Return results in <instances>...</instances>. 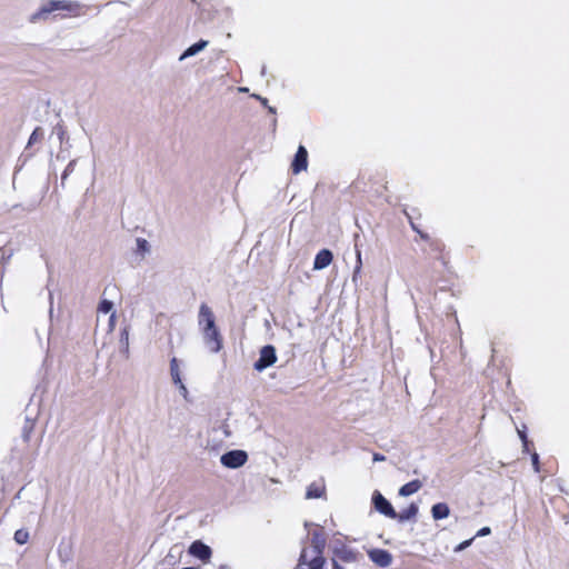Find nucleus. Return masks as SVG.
<instances>
[{
	"label": "nucleus",
	"instance_id": "26",
	"mask_svg": "<svg viewBox=\"0 0 569 569\" xmlns=\"http://www.w3.org/2000/svg\"><path fill=\"white\" fill-rule=\"evenodd\" d=\"M473 539H475V537H473V538H470V539H468V540L462 541V542H461V543L456 548V551H461V550H463L465 548L469 547V546L472 543Z\"/></svg>",
	"mask_w": 569,
	"mask_h": 569
},
{
	"label": "nucleus",
	"instance_id": "31",
	"mask_svg": "<svg viewBox=\"0 0 569 569\" xmlns=\"http://www.w3.org/2000/svg\"><path fill=\"white\" fill-rule=\"evenodd\" d=\"M385 459H386V457L380 455V453H375L373 455V460L375 461H383Z\"/></svg>",
	"mask_w": 569,
	"mask_h": 569
},
{
	"label": "nucleus",
	"instance_id": "8",
	"mask_svg": "<svg viewBox=\"0 0 569 569\" xmlns=\"http://www.w3.org/2000/svg\"><path fill=\"white\" fill-rule=\"evenodd\" d=\"M370 560L381 567H389L392 562V556L388 550L385 549H372L368 552Z\"/></svg>",
	"mask_w": 569,
	"mask_h": 569
},
{
	"label": "nucleus",
	"instance_id": "14",
	"mask_svg": "<svg viewBox=\"0 0 569 569\" xmlns=\"http://www.w3.org/2000/svg\"><path fill=\"white\" fill-rule=\"evenodd\" d=\"M326 495V486L322 481L311 482L306 491L307 499H318Z\"/></svg>",
	"mask_w": 569,
	"mask_h": 569
},
{
	"label": "nucleus",
	"instance_id": "7",
	"mask_svg": "<svg viewBox=\"0 0 569 569\" xmlns=\"http://www.w3.org/2000/svg\"><path fill=\"white\" fill-rule=\"evenodd\" d=\"M372 500H373L375 508L380 513H382L391 519L397 518V512L395 511L393 507L380 492H376Z\"/></svg>",
	"mask_w": 569,
	"mask_h": 569
},
{
	"label": "nucleus",
	"instance_id": "13",
	"mask_svg": "<svg viewBox=\"0 0 569 569\" xmlns=\"http://www.w3.org/2000/svg\"><path fill=\"white\" fill-rule=\"evenodd\" d=\"M333 260V254L328 249L320 250L315 258L313 261V269L315 270H321L327 268Z\"/></svg>",
	"mask_w": 569,
	"mask_h": 569
},
{
	"label": "nucleus",
	"instance_id": "9",
	"mask_svg": "<svg viewBox=\"0 0 569 569\" xmlns=\"http://www.w3.org/2000/svg\"><path fill=\"white\" fill-rule=\"evenodd\" d=\"M359 553L346 546H342L340 548H336L333 550V558L332 560H336L337 562L341 561L345 563L355 562L358 560Z\"/></svg>",
	"mask_w": 569,
	"mask_h": 569
},
{
	"label": "nucleus",
	"instance_id": "16",
	"mask_svg": "<svg viewBox=\"0 0 569 569\" xmlns=\"http://www.w3.org/2000/svg\"><path fill=\"white\" fill-rule=\"evenodd\" d=\"M421 487H422L421 481L418 479H415L412 481L405 483L399 489V495L403 496V497L411 496V495L416 493Z\"/></svg>",
	"mask_w": 569,
	"mask_h": 569
},
{
	"label": "nucleus",
	"instance_id": "27",
	"mask_svg": "<svg viewBox=\"0 0 569 569\" xmlns=\"http://www.w3.org/2000/svg\"><path fill=\"white\" fill-rule=\"evenodd\" d=\"M176 385L178 386V388H179L180 393L182 395V397H183L184 399H187V398H188L189 392H188V389H187V387L184 386V383H183L182 381H180V383H176Z\"/></svg>",
	"mask_w": 569,
	"mask_h": 569
},
{
	"label": "nucleus",
	"instance_id": "33",
	"mask_svg": "<svg viewBox=\"0 0 569 569\" xmlns=\"http://www.w3.org/2000/svg\"><path fill=\"white\" fill-rule=\"evenodd\" d=\"M220 569H224V568H220Z\"/></svg>",
	"mask_w": 569,
	"mask_h": 569
},
{
	"label": "nucleus",
	"instance_id": "24",
	"mask_svg": "<svg viewBox=\"0 0 569 569\" xmlns=\"http://www.w3.org/2000/svg\"><path fill=\"white\" fill-rule=\"evenodd\" d=\"M112 308H113V303L109 300L103 299L99 303L98 311L102 312V313H108L111 311Z\"/></svg>",
	"mask_w": 569,
	"mask_h": 569
},
{
	"label": "nucleus",
	"instance_id": "17",
	"mask_svg": "<svg viewBox=\"0 0 569 569\" xmlns=\"http://www.w3.org/2000/svg\"><path fill=\"white\" fill-rule=\"evenodd\" d=\"M62 11H67L68 14L71 17H79L84 12L82 4H80L77 1H70V0H66Z\"/></svg>",
	"mask_w": 569,
	"mask_h": 569
},
{
	"label": "nucleus",
	"instance_id": "18",
	"mask_svg": "<svg viewBox=\"0 0 569 569\" xmlns=\"http://www.w3.org/2000/svg\"><path fill=\"white\" fill-rule=\"evenodd\" d=\"M208 44V41L206 40H200L198 41L197 43H193L192 46H190L184 52L183 54L181 56L180 59H183L186 57H190V56H193L196 53H198L199 51H201Z\"/></svg>",
	"mask_w": 569,
	"mask_h": 569
},
{
	"label": "nucleus",
	"instance_id": "23",
	"mask_svg": "<svg viewBox=\"0 0 569 569\" xmlns=\"http://www.w3.org/2000/svg\"><path fill=\"white\" fill-rule=\"evenodd\" d=\"M356 256H357V261H356V266H355V270H353V274H352L353 281H356L357 278L360 276L361 268H362L361 251L359 249H357Z\"/></svg>",
	"mask_w": 569,
	"mask_h": 569
},
{
	"label": "nucleus",
	"instance_id": "32",
	"mask_svg": "<svg viewBox=\"0 0 569 569\" xmlns=\"http://www.w3.org/2000/svg\"><path fill=\"white\" fill-rule=\"evenodd\" d=\"M332 569H343L339 562H337L336 560H332Z\"/></svg>",
	"mask_w": 569,
	"mask_h": 569
},
{
	"label": "nucleus",
	"instance_id": "30",
	"mask_svg": "<svg viewBox=\"0 0 569 569\" xmlns=\"http://www.w3.org/2000/svg\"><path fill=\"white\" fill-rule=\"evenodd\" d=\"M73 167H74V161H71V162L67 166V168H66V170H64V172H63V174H62V180H64V179H66V177H67V174L73 170Z\"/></svg>",
	"mask_w": 569,
	"mask_h": 569
},
{
	"label": "nucleus",
	"instance_id": "3",
	"mask_svg": "<svg viewBox=\"0 0 569 569\" xmlns=\"http://www.w3.org/2000/svg\"><path fill=\"white\" fill-rule=\"evenodd\" d=\"M412 229L419 233L420 238L428 243L429 247V256L432 259L440 261L442 267L446 270L450 269V257L449 252L446 250L445 243L439 239H432L428 233L422 232L413 222H410Z\"/></svg>",
	"mask_w": 569,
	"mask_h": 569
},
{
	"label": "nucleus",
	"instance_id": "11",
	"mask_svg": "<svg viewBox=\"0 0 569 569\" xmlns=\"http://www.w3.org/2000/svg\"><path fill=\"white\" fill-rule=\"evenodd\" d=\"M64 2L66 0L48 1L39 9V11L36 14H33L32 19L34 20L37 18L44 17L53 11H62Z\"/></svg>",
	"mask_w": 569,
	"mask_h": 569
},
{
	"label": "nucleus",
	"instance_id": "1",
	"mask_svg": "<svg viewBox=\"0 0 569 569\" xmlns=\"http://www.w3.org/2000/svg\"><path fill=\"white\" fill-rule=\"evenodd\" d=\"M199 326L202 329L203 340L211 352H219L222 349V336L216 326V318L207 303L199 308Z\"/></svg>",
	"mask_w": 569,
	"mask_h": 569
},
{
	"label": "nucleus",
	"instance_id": "19",
	"mask_svg": "<svg viewBox=\"0 0 569 569\" xmlns=\"http://www.w3.org/2000/svg\"><path fill=\"white\" fill-rule=\"evenodd\" d=\"M418 513V507L415 503H411L406 510H403L401 513H397V519L399 521H405L410 518L416 517Z\"/></svg>",
	"mask_w": 569,
	"mask_h": 569
},
{
	"label": "nucleus",
	"instance_id": "10",
	"mask_svg": "<svg viewBox=\"0 0 569 569\" xmlns=\"http://www.w3.org/2000/svg\"><path fill=\"white\" fill-rule=\"evenodd\" d=\"M308 167V152L303 146H300L297 150L295 159L291 164V169L293 173H299L303 170H307Z\"/></svg>",
	"mask_w": 569,
	"mask_h": 569
},
{
	"label": "nucleus",
	"instance_id": "4",
	"mask_svg": "<svg viewBox=\"0 0 569 569\" xmlns=\"http://www.w3.org/2000/svg\"><path fill=\"white\" fill-rule=\"evenodd\" d=\"M357 188H361L363 191L375 193L376 196H382L388 190L387 176L382 171H376L368 176L362 174L356 181Z\"/></svg>",
	"mask_w": 569,
	"mask_h": 569
},
{
	"label": "nucleus",
	"instance_id": "29",
	"mask_svg": "<svg viewBox=\"0 0 569 569\" xmlns=\"http://www.w3.org/2000/svg\"><path fill=\"white\" fill-rule=\"evenodd\" d=\"M531 458H532L533 468L538 472L540 470L538 453H533Z\"/></svg>",
	"mask_w": 569,
	"mask_h": 569
},
{
	"label": "nucleus",
	"instance_id": "6",
	"mask_svg": "<svg viewBox=\"0 0 569 569\" xmlns=\"http://www.w3.org/2000/svg\"><path fill=\"white\" fill-rule=\"evenodd\" d=\"M276 361H277L276 349L273 346L268 345V346H264L260 350V357L254 362L253 367L256 370L262 371L263 369L272 366Z\"/></svg>",
	"mask_w": 569,
	"mask_h": 569
},
{
	"label": "nucleus",
	"instance_id": "25",
	"mask_svg": "<svg viewBox=\"0 0 569 569\" xmlns=\"http://www.w3.org/2000/svg\"><path fill=\"white\" fill-rule=\"evenodd\" d=\"M138 250L142 253L147 252L149 250V243L146 239L139 238L137 240Z\"/></svg>",
	"mask_w": 569,
	"mask_h": 569
},
{
	"label": "nucleus",
	"instance_id": "20",
	"mask_svg": "<svg viewBox=\"0 0 569 569\" xmlns=\"http://www.w3.org/2000/svg\"><path fill=\"white\" fill-rule=\"evenodd\" d=\"M170 373L174 385L180 383V381H182L180 377V370L177 358H172L170 360Z\"/></svg>",
	"mask_w": 569,
	"mask_h": 569
},
{
	"label": "nucleus",
	"instance_id": "5",
	"mask_svg": "<svg viewBox=\"0 0 569 569\" xmlns=\"http://www.w3.org/2000/svg\"><path fill=\"white\" fill-rule=\"evenodd\" d=\"M248 460V455L243 450H231L221 456V463L228 468H239Z\"/></svg>",
	"mask_w": 569,
	"mask_h": 569
},
{
	"label": "nucleus",
	"instance_id": "28",
	"mask_svg": "<svg viewBox=\"0 0 569 569\" xmlns=\"http://www.w3.org/2000/svg\"><path fill=\"white\" fill-rule=\"evenodd\" d=\"M490 532H491V529H490L489 527H483V528H481V529L477 532V535L475 536V538H476V537H485V536H488V535H490Z\"/></svg>",
	"mask_w": 569,
	"mask_h": 569
},
{
	"label": "nucleus",
	"instance_id": "12",
	"mask_svg": "<svg viewBox=\"0 0 569 569\" xmlns=\"http://www.w3.org/2000/svg\"><path fill=\"white\" fill-rule=\"evenodd\" d=\"M189 552L203 561L208 560L211 557L210 547L199 540L191 543Z\"/></svg>",
	"mask_w": 569,
	"mask_h": 569
},
{
	"label": "nucleus",
	"instance_id": "21",
	"mask_svg": "<svg viewBox=\"0 0 569 569\" xmlns=\"http://www.w3.org/2000/svg\"><path fill=\"white\" fill-rule=\"evenodd\" d=\"M43 139V130L40 127H37L29 137L28 146H32L37 142L42 141Z\"/></svg>",
	"mask_w": 569,
	"mask_h": 569
},
{
	"label": "nucleus",
	"instance_id": "15",
	"mask_svg": "<svg viewBox=\"0 0 569 569\" xmlns=\"http://www.w3.org/2000/svg\"><path fill=\"white\" fill-rule=\"evenodd\" d=\"M431 515L435 520L445 519L450 515L449 506L445 502H438L432 506Z\"/></svg>",
	"mask_w": 569,
	"mask_h": 569
},
{
	"label": "nucleus",
	"instance_id": "22",
	"mask_svg": "<svg viewBox=\"0 0 569 569\" xmlns=\"http://www.w3.org/2000/svg\"><path fill=\"white\" fill-rule=\"evenodd\" d=\"M29 540V532L26 529H18L14 532V541L18 545H24Z\"/></svg>",
	"mask_w": 569,
	"mask_h": 569
},
{
	"label": "nucleus",
	"instance_id": "2",
	"mask_svg": "<svg viewBox=\"0 0 569 569\" xmlns=\"http://www.w3.org/2000/svg\"><path fill=\"white\" fill-rule=\"evenodd\" d=\"M325 539L313 536L311 547L302 549L296 569H325Z\"/></svg>",
	"mask_w": 569,
	"mask_h": 569
}]
</instances>
